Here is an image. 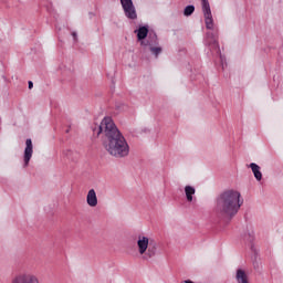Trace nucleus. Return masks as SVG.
Returning <instances> with one entry per match:
<instances>
[{
	"instance_id": "6e6552de",
	"label": "nucleus",
	"mask_w": 283,
	"mask_h": 283,
	"mask_svg": "<svg viewBox=\"0 0 283 283\" xmlns=\"http://www.w3.org/2000/svg\"><path fill=\"white\" fill-rule=\"evenodd\" d=\"M86 202L88 207H96L98 205V197H96V190H88L86 196Z\"/></svg>"
},
{
	"instance_id": "1a4fd4ad",
	"label": "nucleus",
	"mask_w": 283,
	"mask_h": 283,
	"mask_svg": "<svg viewBox=\"0 0 283 283\" xmlns=\"http://www.w3.org/2000/svg\"><path fill=\"white\" fill-rule=\"evenodd\" d=\"M237 283H249V276L243 270H238L235 275Z\"/></svg>"
},
{
	"instance_id": "f03ea898",
	"label": "nucleus",
	"mask_w": 283,
	"mask_h": 283,
	"mask_svg": "<svg viewBox=\"0 0 283 283\" xmlns=\"http://www.w3.org/2000/svg\"><path fill=\"white\" fill-rule=\"evenodd\" d=\"M242 196L239 191L227 190L217 199V213L224 218H233L242 207Z\"/></svg>"
},
{
	"instance_id": "39448f33",
	"label": "nucleus",
	"mask_w": 283,
	"mask_h": 283,
	"mask_svg": "<svg viewBox=\"0 0 283 283\" xmlns=\"http://www.w3.org/2000/svg\"><path fill=\"white\" fill-rule=\"evenodd\" d=\"M120 4L127 19H138V14L136 13V7H134V2L132 0H120Z\"/></svg>"
},
{
	"instance_id": "2eb2a0df",
	"label": "nucleus",
	"mask_w": 283,
	"mask_h": 283,
	"mask_svg": "<svg viewBox=\"0 0 283 283\" xmlns=\"http://www.w3.org/2000/svg\"><path fill=\"white\" fill-rule=\"evenodd\" d=\"M192 12H196V7L193 6H188L184 10L185 17H191Z\"/></svg>"
},
{
	"instance_id": "a211bd4d",
	"label": "nucleus",
	"mask_w": 283,
	"mask_h": 283,
	"mask_svg": "<svg viewBox=\"0 0 283 283\" xmlns=\"http://www.w3.org/2000/svg\"><path fill=\"white\" fill-rule=\"evenodd\" d=\"M185 283H193V281L187 280V281H185Z\"/></svg>"
},
{
	"instance_id": "9b49d317",
	"label": "nucleus",
	"mask_w": 283,
	"mask_h": 283,
	"mask_svg": "<svg viewBox=\"0 0 283 283\" xmlns=\"http://www.w3.org/2000/svg\"><path fill=\"white\" fill-rule=\"evenodd\" d=\"M135 32H137L138 41H143V40L147 39V34H149V29H147V27H140Z\"/></svg>"
},
{
	"instance_id": "ddd939ff",
	"label": "nucleus",
	"mask_w": 283,
	"mask_h": 283,
	"mask_svg": "<svg viewBox=\"0 0 283 283\" xmlns=\"http://www.w3.org/2000/svg\"><path fill=\"white\" fill-rule=\"evenodd\" d=\"M142 45H149V48L158 45V36L156 34H150L148 36L147 43H145V41H142Z\"/></svg>"
},
{
	"instance_id": "f3484780",
	"label": "nucleus",
	"mask_w": 283,
	"mask_h": 283,
	"mask_svg": "<svg viewBox=\"0 0 283 283\" xmlns=\"http://www.w3.org/2000/svg\"><path fill=\"white\" fill-rule=\"evenodd\" d=\"M32 87H34V84L32 83V81H29V90H32Z\"/></svg>"
},
{
	"instance_id": "f257e3e1",
	"label": "nucleus",
	"mask_w": 283,
	"mask_h": 283,
	"mask_svg": "<svg viewBox=\"0 0 283 283\" xmlns=\"http://www.w3.org/2000/svg\"><path fill=\"white\" fill-rule=\"evenodd\" d=\"M94 134L104 136V148L111 156L115 158H125L129 156V144H127V139L123 136V133L118 130L116 124L112 117H105L98 128L93 130Z\"/></svg>"
},
{
	"instance_id": "dca6fc26",
	"label": "nucleus",
	"mask_w": 283,
	"mask_h": 283,
	"mask_svg": "<svg viewBox=\"0 0 283 283\" xmlns=\"http://www.w3.org/2000/svg\"><path fill=\"white\" fill-rule=\"evenodd\" d=\"M150 52L154 54L156 57H158V54L163 52V48L160 46H150Z\"/></svg>"
},
{
	"instance_id": "20e7f679",
	"label": "nucleus",
	"mask_w": 283,
	"mask_h": 283,
	"mask_svg": "<svg viewBox=\"0 0 283 283\" xmlns=\"http://www.w3.org/2000/svg\"><path fill=\"white\" fill-rule=\"evenodd\" d=\"M202 13L207 30H213V14H211V6L209 0H201Z\"/></svg>"
},
{
	"instance_id": "4468645a",
	"label": "nucleus",
	"mask_w": 283,
	"mask_h": 283,
	"mask_svg": "<svg viewBox=\"0 0 283 283\" xmlns=\"http://www.w3.org/2000/svg\"><path fill=\"white\" fill-rule=\"evenodd\" d=\"M208 43L218 48V38L213 33H207Z\"/></svg>"
},
{
	"instance_id": "6ab92c4d",
	"label": "nucleus",
	"mask_w": 283,
	"mask_h": 283,
	"mask_svg": "<svg viewBox=\"0 0 283 283\" xmlns=\"http://www.w3.org/2000/svg\"><path fill=\"white\" fill-rule=\"evenodd\" d=\"M74 39H76V33H73Z\"/></svg>"
},
{
	"instance_id": "423d86ee",
	"label": "nucleus",
	"mask_w": 283,
	"mask_h": 283,
	"mask_svg": "<svg viewBox=\"0 0 283 283\" xmlns=\"http://www.w3.org/2000/svg\"><path fill=\"white\" fill-rule=\"evenodd\" d=\"M11 283H40L39 277L34 274L22 273L17 275Z\"/></svg>"
},
{
	"instance_id": "9d476101",
	"label": "nucleus",
	"mask_w": 283,
	"mask_h": 283,
	"mask_svg": "<svg viewBox=\"0 0 283 283\" xmlns=\"http://www.w3.org/2000/svg\"><path fill=\"white\" fill-rule=\"evenodd\" d=\"M185 193L188 202H193V196L196 195V188L192 186L185 187Z\"/></svg>"
},
{
	"instance_id": "7ed1b4c3",
	"label": "nucleus",
	"mask_w": 283,
	"mask_h": 283,
	"mask_svg": "<svg viewBox=\"0 0 283 283\" xmlns=\"http://www.w3.org/2000/svg\"><path fill=\"white\" fill-rule=\"evenodd\" d=\"M137 251L143 260H151L156 255V245H151L147 237L139 235L137 238Z\"/></svg>"
},
{
	"instance_id": "0eeeda50",
	"label": "nucleus",
	"mask_w": 283,
	"mask_h": 283,
	"mask_svg": "<svg viewBox=\"0 0 283 283\" xmlns=\"http://www.w3.org/2000/svg\"><path fill=\"white\" fill-rule=\"evenodd\" d=\"M25 145L27 146L24 149V167H28V165H30V160L32 159V154L34 153L32 139H27Z\"/></svg>"
},
{
	"instance_id": "f8f14e48",
	"label": "nucleus",
	"mask_w": 283,
	"mask_h": 283,
	"mask_svg": "<svg viewBox=\"0 0 283 283\" xmlns=\"http://www.w3.org/2000/svg\"><path fill=\"white\" fill-rule=\"evenodd\" d=\"M250 168L252 174H254V178L259 181L262 180V171H260V166H258L255 163H252L250 164Z\"/></svg>"
}]
</instances>
